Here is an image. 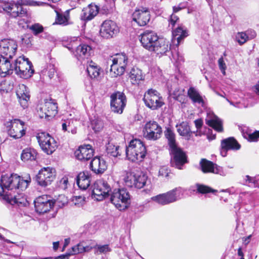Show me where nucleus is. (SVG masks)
<instances>
[{
  "label": "nucleus",
  "instance_id": "nucleus-18",
  "mask_svg": "<svg viewBox=\"0 0 259 259\" xmlns=\"http://www.w3.org/2000/svg\"><path fill=\"white\" fill-rule=\"evenodd\" d=\"M34 206L37 213H44L49 211L54 206V202L48 195H42L34 200Z\"/></svg>",
  "mask_w": 259,
  "mask_h": 259
},
{
  "label": "nucleus",
  "instance_id": "nucleus-37",
  "mask_svg": "<svg viewBox=\"0 0 259 259\" xmlns=\"http://www.w3.org/2000/svg\"><path fill=\"white\" fill-rule=\"evenodd\" d=\"M87 72L91 78H95L97 77L100 74V68L95 63L91 61L88 62Z\"/></svg>",
  "mask_w": 259,
  "mask_h": 259
},
{
  "label": "nucleus",
  "instance_id": "nucleus-6",
  "mask_svg": "<svg viewBox=\"0 0 259 259\" xmlns=\"http://www.w3.org/2000/svg\"><path fill=\"white\" fill-rule=\"evenodd\" d=\"M110 201L120 210H124L130 203V195L125 189H114L111 193Z\"/></svg>",
  "mask_w": 259,
  "mask_h": 259
},
{
  "label": "nucleus",
  "instance_id": "nucleus-63",
  "mask_svg": "<svg viewBox=\"0 0 259 259\" xmlns=\"http://www.w3.org/2000/svg\"><path fill=\"white\" fill-rule=\"evenodd\" d=\"M246 177L247 178V180L249 182L255 183V178L251 177H249V176H246Z\"/></svg>",
  "mask_w": 259,
  "mask_h": 259
},
{
  "label": "nucleus",
  "instance_id": "nucleus-33",
  "mask_svg": "<svg viewBox=\"0 0 259 259\" xmlns=\"http://www.w3.org/2000/svg\"><path fill=\"white\" fill-rule=\"evenodd\" d=\"M129 78L133 84L138 85L144 80L145 75L140 69L134 67L129 73Z\"/></svg>",
  "mask_w": 259,
  "mask_h": 259
},
{
  "label": "nucleus",
  "instance_id": "nucleus-46",
  "mask_svg": "<svg viewBox=\"0 0 259 259\" xmlns=\"http://www.w3.org/2000/svg\"><path fill=\"white\" fill-rule=\"evenodd\" d=\"M196 187L198 192L201 194H206L208 193H213L217 192V190L204 185L197 184Z\"/></svg>",
  "mask_w": 259,
  "mask_h": 259
},
{
  "label": "nucleus",
  "instance_id": "nucleus-34",
  "mask_svg": "<svg viewBox=\"0 0 259 259\" xmlns=\"http://www.w3.org/2000/svg\"><path fill=\"white\" fill-rule=\"evenodd\" d=\"M90 176L88 171L80 172L76 178V183L82 190H86L90 185Z\"/></svg>",
  "mask_w": 259,
  "mask_h": 259
},
{
  "label": "nucleus",
  "instance_id": "nucleus-55",
  "mask_svg": "<svg viewBox=\"0 0 259 259\" xmlns=\"http://www.w3.org/2000/svg\"><path fill=\"white\" fill-rule=\"evenodd\" d=\"M219 66L220 70L224 75H225V70L226 69V64L224 62L223 57L220 58L218 60Z\"/></svg>",
  "mask_w": 259,
  "mask_h": 259
},
{
  "label": "nucleus",
  "instance_id": "nucleus-61",
  "mask_svg": "<svg viewBox=\"0 0 259 259\" xmlns=\"http://www.w3.org/2000/svg\"><path fill=\"white\" fill-rule=\"evenodd\" d=\"M34 3L35 4V5H37V6L47 5V6H50V7H51L53 8H54V6H53L52 5H49L48 4H47L46 3L35 2H34Z\"/></svg>",
  "mask_w": 259,
  "mask_h": 259
},
{
  "label": "nucleus",
  "instance_id": "nucleus-42",
  "mask_svg": "<svg viewBox=\"0 0 259 259\" xmlns=\"http://www.w3.org/2000/svg\"><path fill=\"white\" fill-rule=\"evenodd\" d=\"M41 72L44 75H47L50 79H52L56 73V67L52 63H50L42 70Z\"/></svg>",
  "mask_w": 259,
  "mask_h": 259
},
{
  "label": "nucleus",
  "instance_id": "nucleus-48",
  "mask_svg": "<svg viewBox=\"0 0 259 259\" xmlns=\"http://www.w3.org/2000/svg\"><path fill=\"white\" fill-rule=\"evenodd\" d=\"M190 133V127L187 122H183L179 125V134L181 136H187Z\"/></svg>",
  "mask_w": 259,
  "mask_h": 259
},
{
  "label": "nucleus",
  "instance_id": "nucleus-57",
  "mask_svg": "<svg viewBox=\"0 0 259 259\" xmlns=\"http://www.w3.org/2000/svg\"><path fill=\"white\" fill-rule=\"evenodd\" d=\"M194 123L197 130H200L203 125V120L202 119L199 118L194 121Z\"/></svg>",
  "mask_w": 259,
  "mask_h": 259
},
{
  "label": "nucleus",
  "instance_id": "nucleus-62",
  "mask_svg": "<svg viewBox=\"0 0 259 259\" xmlns=\"http://www.w3.org/2000/svg\"><path fill=\"white\" fill-rule=\"evenodd\" d=\"M69 122H68H68L67 121H66L65 122H63L62 123V130L64 131H67V127L68 126L69 127L70 125H69Z\"/></svg>",
  "mask_w": 259,
  "mask_h": 259
},
{
  "label": "nucleus",
  "instance_id": "nucleus-11",
  "mask_svg": "<svg viewBox=\"0 0 259 259\" xmlns=\"http://www.w3.org/2000/svg\"><path fill=\"white\" fill-rule=\"evenodd\" d=\"M147 179V176L141 172H132L126 174L124 181L127 187L141 189L145 185Z\"/></svg>",
  "mask_w": 259,
  "mask_h": 259
},
{
  "label": "nucleus",
  "instance_id": "nucleus-28",
  "mask_svg": "<svg viewBox=\"0 0 259 259\" xmlns=\"http://www.w3.org/2000/svg\"><path fill=\"white\" fill-rule=\"evenodd\" d=\"M99 11V7L97 5L91 4L82 9L81 19L85 21H90L98 14Z\"/></svg>",
  "mask_w": 259,
  "mask_h": 259
},
{
  "label": "nucleus",
  "instance_id": "nucleus-1",
  "mask_svg": "<svg viewBox=\"0 0 259 259\" xmlns=\"http://www.w3.org/2000/svg\"><path fill=\"white\" fill-rule=\"evenodd\" d=\"M174 13L170 15L168 20V28L171 29L172 38L171 44L168 46V42L163 38H158L157 40L152 45V49H149L150 51L156 52L157 54H163L169 49L175 50L178 49V17L176 13L178 12V7H173Z\"/></svg>",
  "mask_w": 259,
  "mask_h": 259
},
{
  "label": "nucleus",
  "instance_id": "nucleus-7",
  "mask_svg": "<svg viewBox=\"0 0 259 259\" xmlns=\"http://www.w3.org/2000/svg\"><path fill=\"white\" fill-rule=\"evenodd\" d=\"M164 136L167 140L170 155V164L178 168V147L176 143V135L169 127L164 131Z\"/></svg>",
  "mask_w": 259,
  "mask_h": 259
},
{
  "label": "nucleus",
  "instance_id": "nucleus-50",
  "mask_svg": "<svg viewBox=\"0 0 259 259\" xmlns=\"http://www.w3.org/2000/svg\"><path fill=\"white\" fill-rule=\"evenodd\" d=\"M248 36L244 32H239L236 36V40L240 45L244 44L247 40Z\"/></svg>",
  "mask_w": 259,
  "mask_h": 259
},
{
  "label": "nucleus",
  "instance_id": "nucleus-58",
  "mask_svg": "<svg viewBox=\"0 0 259 259\" xmlns=\"http://www.w3.org/2000/svg\"><path fill=\"white\" fill-rule=\"evenodd\" d=\"M72 250L68 254H67L68 256L70 255L75 254L79 253L78 247L77 245L72 247Z\"/></svg>",
  "mask_w": 259,
  "mask_h": 259
},
{
  "label": "nucleus",
  "instance_id": "nucleus-40",
  "mask_svg": "<svg viewBox=\"0 0 259 259\" xmlns=\"http://www.w3.org/2000/svg\"><path fill=\"white\" fill-rule=\"evenodd\" d=\"M188 95L189 98L194 103L203 104V100L199 93L194 88H190L188 91Z\"/></svg>",
  "mask_w": 259,
  "mask_h": 259
},
{
  "label": "nucleus",
  "instance_id": "nucleus-13",
  "mask_svg": "<svg viewBox=\"0 0 259 259\" xmlns=\"http://www.w3.org/2000/svg\"><path fill=\"white\" fill-rule=\"evenodd\" d=\"M55 177L56 170L54 168L43 167L36 175V181L39 186L46 187L52 183Z\"/></svg>",
  "mask_w": 259,
  "mask_h": 259
},
{
  "label": "nucleus",
  "instance_id": "nucleus-56",
  "mask_svg": "<svg viewBox=\"0 0 259 259\" xmlns=\"http://www.w3.org/2000/svg\"><path fill=\"white\" fill-rule=\"evenodd\" d=\"M77 247H78L79 253L85 251H88L91 249L89 248L88 246H84L82 243L78 244Z\"/></svg>",
  "mask_w": 259,
  "mask_h": 259
},
{
  "label": "nucleus",
  "instance_id": "nucleus-43",
  "mask_svg": "<svg viewBox=\"0 0 259 259\" xmlns=\"http://www.w3.org/2000/svg\"><path fill=\"white\" fill-rule=\"evenodd\" d=\"M91 126L95 133L99 132L103 127V122L101 119L95 117L91 121Z\"/></svg>",
  "mask_w": 259,
  "mask_h": 259
},
{
  "label": "nucleus",
  "instance_id": "nucleus-3",
  "mask_svg": "<svg viewBox=\"0 0 259 259\" xmlns=\"http://www.w3.org/2000/svg\"><path fill=\"white\" fill-rule=\"evenodd\" d=\"M146 149L143 142L138 139L132 140L126 148L127 159L132 162L142 161L146 156Z\"/></svg>",
  "mask_w": 259,
  "mask_h": 259
},
{
  "label": "nucleus",
  "instance_id": "nucleus-45",
  "mask_svg": "<svg viewBox=\"0 0 259 259\" xmlns=\"http://www.w3.org/2000/svg\"><path fill=\"white\" fill-rule=\"evenodd\" d=\"M188 162L187 154L179 148V169H184V164Z\"/></svg>",
  "mask_w": 259,
  "mask_h": 259
},
{
  "label": "nucleus",
  "instance_id": "nucleus-32",
  "mask_svg": "<svg viewBox=\"0 0 259 259\" xmlns=\"http://www.w3.org/2000/svg\"><path fill=\"white\" fill-rule=\"evenodd\" d=\"M4 199L12 205L17 204L19 206H26L28 204L26 199L22 195L13 196L11 194H6Z\"/></svg>",
  "mask_w": 259,
  "mask_h": 259
},
{
  "label": "nucleus",
  "instance_id": "nucleus-64",
  "mask_svg": "<svg viewBox=\"0 0 259 259\" xmlns=\"http://www.w3.org/2000/svg\"><path fill=\"white\" fill-rule=\"evenodd\" d=\"M68 255L67 254L65 255H62L60 256H59L53 259H68Z\"/></svg>",
  "mask_w": 259,
  "mask_h": 259
},
{
  "label": "nucleus",
  "instance_id": "nucleus-12",
  "mask_svg": "<svg viewBox=\"0 0 259 259\" xmlns=\"http://www.w3.org/2000/svg\"><path fill=\"white\" fill-rule=\"evenodd\" d=\"M112 192L110 185L104 180H98L94 184L93 195L98 201L102 200L111 195Z\"/></svg>",
  "mask_w": 259,
  "mask_h": 259
},
{
  "label": "nucleus",
  "instance_id": "nucleus-10",
  "mask_svg": "<svg viewBox=\"0 0 259 259\" xmlns=\"http://www.w3.org/2000/svg\"><path fill=\"white\" fill-rule=\"evenodd\" d=\"M143 100L146 106L152 110L160 108L164 104L160 94L153 89H149L145 93Z\"/></svg>",
  "mask_w": 259,
  "mask_h": 259
},
{
  "label": "nucleus",
  "instance_id": "nucleus-17",
  "mask_svg": "<svg viewBox=\"0 0 259 259\" xmlns=\"http://www.w3.org/2000/svg\"><path fill=\"white\" fill-rule=\"evenodd\" d=\"M143 132L146 138L155 140L160 137L162 129L156 121H150L145 124Z\"/></svg>",
  "mask_w": 259,
  "mask_h": 259
},
{
  "label": "nucleus",
  "instance_id": "nucleus-16",
  "mask_svg": "<svg viewBox=\"0 0 259 259\" xmlns=\"http://www.w3.org/2000/svg\"><path fill=\"white\" fill-rule=\"evenodd\" d=\"M17 49L16 42L13 39H4L0 41V56L12 59Z\"/></svg>",
  "mask_w": 259,
  "mask_h": 259
},
{
  "label": "nucleus",
  "instance_id": "nucleus-54",
  "mask_svg": "<svg viewBox=\"0 0 259 259\" xmlns=\"http://www.w3.org/2000/svg\"><path fill=\"white\" fill-rule=\"evenodd\" d=\"M72 201L74 205L80 206L83 204L84 198L81 196H74L73 197Z\"/></svg>",
  "mask_w": 259,
  "mask_h": 259
},
{
  "label": "nucleus",
  "instance_id": "nucleus-27",
  "mask_svg": "<svg viewBox=\"0 0 259 259\" xmlns=\"http://www.w3.org/2000/svg\"><path fill=\"white\" fill-rule=\"evenodd\" d=\"M90 167L96 174H103L107 168L105 160L101 157H95L91 161Z\"/></svg>",
  "mask_w": 259,
  "mask_h": 259
},
{
  "label": "nucleus",
  "instance_id": "nucleus-21",
  "mask_svg": "<svg viewBox=\"0 0 259 259\" xmlns=\"http://www.w3.org/2000/svg\"><path fill=\"white\" fill-rule=\"evenodd\" d=\"M200 165L201 170L204 173H213L222 176H225L226 175V172L222 167L218 166L212 162L205 159H202L201 160Z\"/></svg>",
  "mask_w": 259,
  "mask_h": 259
},
{
  "label": "nucleus",
  "instance_id": "nucleus-24",
  "mask_svg": "<svg viewBox=\"0 0 259 259\" xmlns=\"http://www.w3.org/2000/svg\"><path fill=\"white\" fill-rule=\"evenodd\" d=\"M221 147V154L222 156L225 157L228 150H239L240 145L234 138L230 137L222 140Z\"/></svg>",
  "mask_w": 259,
  "mask_h": 259
},
{
  "label": "nucleus",
  "instance_id": "nucleus-31",
  "mask_svg": "<svg viewBox=\"0 0 259 259\" xmlns=\"http://www.w3.org/2000/svg\"><path fill=\"white\" fill-rule=\"evenodd\" d=\"M92 53L91 46L87 44H81L76 48L73 53L78 60H81L85 58H88Z\"/></svg>",
  "mask_w": 259,
  "mask_h": 259
},
{
  "label": "nucleus",
  "instance_id": "nucleus-41",
  "mask_svg": "<svg viewBox=\"0 0 259 259\" xmlns=\"http://www.w3.org/2000/svg\"><path fill=\"white\" fill-rule=\"evenodd\" d=\"M119 146L115 145L109 142L106 146V151L110 156L117 157L120 155L119 151Z\"/></svg>",
  "mask_w": 259,
  "mask_h": 259
},
{
  "label": "nucleus",
  "instance_id": "nucleus-23",
  "mask_svg": "<svg viewBox=\"0 0 259 259\" xmlns=\"http://www.w3.org/2000/svg\"><path fill=\"white\" fill-rule=\"evenodd\" d=\"M157 34L153 31L147 30L141 34L140 41L147 50L152 49V45L158 39Z\"/></svg>",
  "mask_w": 259,
  "mask_h": 259
},
{
  "label": "nucleus",
  "instance_id": "nucleus-20",
  "mask_svg": "<svg viewBox=\"0 0 259 259\" xmlns=\"http://www.w3.org/2000/svg\"><path fill=\"white\" fill-rule=\"evenodd\" d=\"M177 188H175L166 193L160 194L151 198L152 200L157 203L164 205L177 200Z\"/></svg>",
  "mask_w": 259,
  "mask_h": 259
},
{
  "label": "nucleus",
  "instance_id": "nucleus-25",
  "mask_svg": "<svg viewBox=\"0 0 259 259\" xmlns=\"http://www.w3.org/2000/svg\"><path fill=\"white\" fill-rule=\"evenodd\" d=\"M76 158L80 161H87L93 156L94 150L90 145H81L74 152Z\"/></svg>",
  "mask_w": 259,
  "mask_h": 259
},
{
  "label": "nucleus",
  "instance_id": "nucleus-22",
  "mask_svg": "<svg viewBox=\"0 0 259 259\" xmlns=\"http://www.w3.org/2000/svg\"><path fill=\"white\" fill-rule=\"evenodd\" d=\"M150 18V12L146 8L136 10L133 14V20L141 26L146 25L149 21Z\"/></svg>",
  "mask_w": 259,
  "mask_h": 259
},
{
  "label": "nucleus",
  "instance_id": "nucleus-49",
  "mask_svg": "<svg viewBox=\"0 0 259 259\" xmlns=\"http://www.w3.org/2000/svg\"><path fill=\"white\" fill-rule=\"evenodd\" d=\"M30 29L33 32V33L36 35L42 32L44 30L42 26L38 23L34 24L30 27Z\"/></svg>",
  "mask_w": 259,
  "mask_h": 259
},
{
  "label": "nucleus",
  "instance_id": "nucleus-14",
  "mask_svg": "<svg viewBox=\"0 0 259 259\" xmlns=\"http://www.w3.org/2000/svg\"><path fill=\"white\" fill-rule=\"evenodd\" d=\"M126 98L124 94L116 92L110 96L111 109L114 113L121 114L126 105Z\"/></svg>",
  "mask_w": 259,
  "mask_h": 259
},
{
  "label": "nucleus",
  "instance_id": "nucleus-19",
  "mask_svg": "<svg viewBox=\"0 0 259 259\" xmlns=\"http://www.w3.org/2000/svg\"><path fill=\"white\" fill-rule=\"evenodd\" d=\"M119 32V28L113 21L107 20L102 24L100 28V35L105 38L113 37Z\"/></svg>",
  "mask_w": 259,
  "mask_h": 259
},
{
  "label": "nucleus",
  "instance_id": "nucleus-38",
  "mask_svg": "<svg viewBox=\"0 0 259 259\" xmlns=\"http://www.w3.org/2000/svg\"><path fill=\"white\" fill-rule=\"evenodd\" d=\"M56 13V18L55 22L54 24H59L62 25H67L69 24L68 20L69 19V15L68 11L66 13L62 14L60 13L57 10H55Z\"/></svg>",
  "mask_w": 259,
  "mask_h": 259
},
{
  "label": "nucleus",
  "instance_id": "nucleus-47",
  "mask_svg": "<svg viewBox=\"0 0 259 259\" xmlns=\"http://www.w3.org/2000/svg\"><path fill=\"white\" fill-rule=\"evenodd\" d=\"M94 248L96 250L97 253L99 254H105L111 251V249L110 248L109 245L108 244L103 245L97 244L94 247Z\"/></svg>",
  "mask_w": 259,
  "mask_h": 259
},
{
  "label": "nucleus",
  "instance_id": "nucleus-30",
  "mask_svg": "<svg viewBox=\"0 0 259 259\" xmlns=\"http://www.w3.org/2000/svg\"><path fill=\"white\" fill-rule=\"evenodd\" d=\"M10 58L6 57L0 58V75L5 77L7 75L12 74L14 72L13 64Z\"/></svg>",
  "mask_w": 259,
  "mask_h": 259
},
{
  "label": "nucleus",
  "instance_id": "nucleus-5",
  "mask_svg": "<svg viewBox=\"0 0 259 259\" xmlns=\"http://www.w3.org/2000/svg\"><path fill=\"white\" fill-rule=\"evenodd\" d=\"M33 66L28 59L24 56H20L15 60L13 63L14 72L21 78H28L31 77L34 72Z\"/></svg>",
  "mask_w": 259,
  "mask_h": 259
},
{
  "label": "nucleus",
  "instance_id": "nucleus-59",
  "mask_svg": "<svg viewBox=\"0 0 259 259\" xmlns=\"http://www.w3.org/2000/svg\"><path fill=\"white\" fill-rule=\"evenodd\" d=\"M5 187L3 186L2 183H0V196H3V198L4 199V196L6 194H9L7 192H5Z\"/></svg>",
  "mask_w": 259,
  "mask_h": 259
},
{
  "label": "nucleus",
  "instance_id": "nucleus-52",
  "mask_svg": "<svg viewBox=\"0 0 259 259\" xmlns=\"http://www.w3.org/2000/svg\"><path fill=\"white\" fill-rule=\"evenodd\" d=\"M189 35V32L187 29H184L179 26V44L181 41Z\"/></svg>",
  "mask_w": 259,
  "mask_h": 259
},
{
  "label": "nucleus",
  "instance_id": "nucleus-60",
  "mask_svg": "<svg viewBox=\"0 0 259 259\" xmlns=\"http://www.w3.org/2000/svg\"><path fill=\"white\" fill-rule=\"evenodd\" d=\"M68 182V178L67 177H63L60 180V182L61 185H64V189H65L66 188Z\"/></svg>",
  "mask_w": 259,
  "mask_h": 259
},
{
  "label": "nucleus",
  "instance_id": "nucleus-2",
  "mask_svg": "<svg viewBox=\"0 0 259 259\" xmlns=\"http://www.w3.org/2000/svg\"><path fill=\"white\" fill-rule=\"evenodd\" d=\"M110 62V75L116 77L124 73L128 63V57L125 53L116 54L108 59V63Z\"/></svg>",
  "mask_w": 259,
  "mask_h": 259
},
{
  "label": "nucleus",
  "instance_id": "nucleus-9",
  "mask_svg": "<svg viewBox=\"0 0 259 259\" xmlns=\"http://www.w3.org/2000/svg\"><path fill=\"white\" fill-rule=\"evenodd\" d=\"M8 135L14 139L21 138L25 134L24 122L19 119L10 120L5 123Z\"/></svg>",
  "mask_w": 259,
  "mask_h": 259
},
{
  "label": "nucleus",
  "instance_id": "nucleus-39",
  "mask_svg": "<svg viewBox=\"0 0 259 259\" xmlns=\"http://www.w3.org/2000/svg\"><path fill=\"white\" fill-rule=\"evenodd\" d=\"M45 103L46 104L45 107L48 108L49 110L48 113L51 114L52 117L55 116L58 112V106L56 101L54 100L50 99L45 100Z\"/></svg>",
  "mask_w": 259,
  "mask_h": 259
},
{
  "label": "nucleus",
  "instance_id": "nucleus-26",
  "mask_svg": "<svg viewBox=\"0 0 259 259\" xmlns=\"http://www.w3.org/2000/svg\"><path fill=\"white\" fill-rule=\"evenodd\" d=\"M16 95L21 106L23 108L27 107L30 97L29 89L25 85L20 84L18 85Z\"/></svg>",
  "mask_w": 259,
  "mask_h": 259
},
{
  "label": "nucleus",
  "instance_id": "nucleus-15",
  "mask_svg": "<svg viewBox=\"0 0 259 259\" xmlns=\"http://www.w3.org/2000/svg\"><path fill=\"white\" fill-rule=\"evenodd\" d=\"M3 9L4 11L9 13L13 18L17 17H23L27 15V10L19 4L7 2L4 3L0 5V12Z\"/></svg>",
  "mask_w": 259,
  "mask_h": 259
},
{
  "label": "nucleus",
  "instance_id": "nucleus-4",
  "mask_svg": "<svg viewBox=\"0 0 259 259\" xmlns=\"http://www.w3.org/2000/svg\"><path fill=\"white\" fill-rule=\"evenodd\" d=\"M30 182L29 176L26 179L23 180L16 174H12L10 176L5 175L1 178V182L5 188L8 190L20 189L23 191L27 188Z\"/></svg>",
  "mask_w": 259,
  "mask_h": 259
},
{
  "label": "nucleus",
  "instance_id": "nucleus-44",
  "mask_svg": "<svg viewBox=\"0 0 259 259\" xmlns=\"http://www.w3.org/2000/svg\"><path fill=\"white\" fill-rule=\"evenodd\" d=\"M46 106L45 103L41 104L38 106L37 108V112L40 118H47L49 117H52L51 114L48 113V109Z\"/></svg>",
  "mask_w": 259,
  "mask_h": 259
},
{
  "label": "nucleus",
  "instance_id": "nucleus-29",
  "mask_svg": "<svg viewBox=\"0 0 259 259\" xmlns=\"http://www.w3.org/2000/svg\"><path fill=\"white\" fill-rule=\"evenodd\" d=\"M206 123L218 132L223 131L222 121L213 113H208L205 119Z\"/></svg>",
  "mask_w": 259,
  "mask_h": 259
},
{
  "label": "nucleus",
  "instance_id": "nucleus-53",
  "mask_svg": "<svg viewBox=\"0 0 259 259\" xmlns=\"http://www.w3.org/2000/svg\"><path fill=\"white\" fill-rule=\"evenodd\" d=\"M168 88L170 98L177 100L178 99V90H177V88L174 89L172 86L170 88L169 87Z\"/></svg>",
  "mask_w": 259,
  "mask_h": 259
},
{
  "label": "nucleus",
  "instance_id": "nucleus-51",
  "mask_svg": "<svg viewBox=\"0 0 259 259\" xmlns=\"http://www.w3.org/2000/svg\"><path fill=\"white\" fill-rule=\"evenodd\" d=\"M159 176L165 177L167 179L171 178L170 173L169 172V170L166 166H163L160 168L159 170Z\"/></svg>",
  "mask_w": 259,
  "mask_h": 259
},
{
  "label": "nucleus",
  "instance_id": "nucleus-8",
  "mask_svg": "<svg viewBox=\"0 0 259 259\" xmlns=\"http://www.w3.org/2000/svg\"><path fill=\"white\" fill-rule=\"evenodd\" d=\"M36 139L41 149L47 154H52L58 147L57 143L54 138L48 133H38Z\"/></svg>",
  "mask_w": 259,
  "mask_h": 259
},
{
  "label": "nucleus",
  "instance_id": "nucleus-36",
  "mask_svg": "<svg viewBox=\"0 0 259 259\" xmlns=\"http://www.w3.org/2000/svg\"><path fill=\"white\" fill-rule=\"evenodd\" d=\"M37 152L33 148H26L22 151L21 153V159L24 161H32L35 160Z\"/></svg>",
  "mask_w": 259,
  "mask_h": 259
},
{
  "label": "nucleus",
  "instance_id": "nucleus-35",
  "mask_svg": "<svg viewBox=\"0 0 259 259\" xmlns=\"http://www.w3.org/2000/svg\"><path fill=\"white\" fill-rule=\"evenodd\" d=\"M243 137L250 142H255L259 140V131L253 132L247 126L241 128Z\"/></svg>",
  "mask_w": 259,
  "mask_h": 259
}]
</instances>
